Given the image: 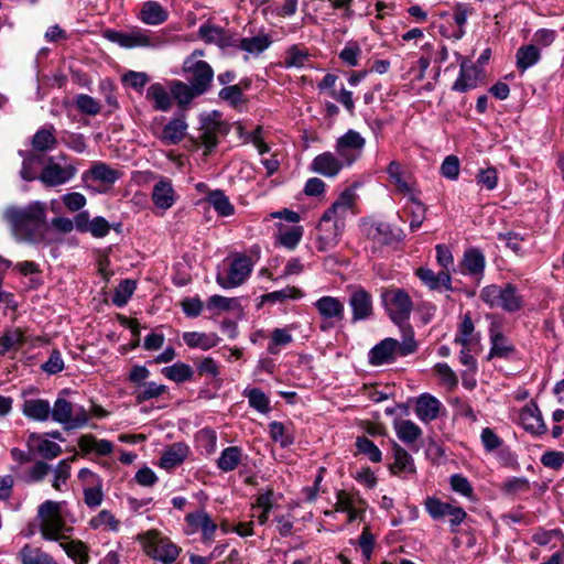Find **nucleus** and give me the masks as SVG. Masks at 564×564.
Returning a JSON list of instances; mask_svg holds the SVG:
<instances>
[{
	"mask_svg": "<svg viewBox=\"0 0 564 564\" xmlns=\"http://www.w3.org/2000/svg\"><path fill=\"white\" fill-rule=\"evenodd\" d=\"M355 202V193L345 189L336 202L322 215L317 225L316 249L326 252L334 249L340 241L345 229V219Z\"/></svg>",
	"mask_w": 564,
	"mask_h": 564,
	"instance_id": "1",
	"label": "nucleus"
},
{
	"mask_svg": "<svg viewBox=\"0 0 564 564\" xmlns=\"http://www.w3.org/2000/svg\"><path fill=\"white\" fill-rule=\"evenodd\" d=\"M46 203L34 200L29 205L9 206L3 210V219L11 226L13 232L22 239L36 242L42 238L41 229L46 224Z\"/></svg>",
	"mask_w": 564,
	"mask_h": 564,
	"instance_id": "2",
	"label": "nucleus"
},
{
	"mask_svg": "<svg viewBox=\"0 0 564 564\" xmlns=\"http://www.w3.org/2000/svg\"><path fill=\"white\" fill-rule=\"evenodd\" d=\"M417 343L414 339L412 326H403L401 341L388 337L373 346L369 351V362L372 366H381L393 362L398 356L405 357L415 352Z\"/></svg>",
	"mask_w": 564,
	"mask_h": 564,
	"instance_id": "3",
	"label": "nucleus"
},
{
	"mask_svg": "<svg viewBox=\"0 0 564 564\" xmlns=\"http://www.w3.org/2000/svg\"><path fill=\"white\" fill-rule=\"evenodd\" d=\"M137 541L141 543L148 556L163 564L174 563L181 552V547L156 530L138 534Z\"/></svg>",
	"mask_w": 564,
	"mask_h": 564,
	"instance_id": "4",
	"label": "nucleus"
},
{
	"mask_svg": "<svg viewBox=\"0 0 564 564\" xmlns=\"http://www.w3.org/2000/svg\"><path fill=\"white\" fill-rule=\"evenodd\" d=\"M479 296L488 306L500 307L508 313L518 312L524 305L522 295L512 283L487 285L481 289Z\"/></svg>",
	"mask_w": 564,
	"mask_h": 564,
	"instance_id": "5",
	"label": "nucleus"
},
{
	"mask_svg": "<svg viewBox=\"0 0 564 564\" xmlns=\"http://www.w3.org/2000/svg\"><path fill=\"white\" fill-rule=\"evenodd\" d=\"M40 519V532L43 539L59 541L64 538L63 532L68 529L62 516V502L46 500L37 509Z\"/></svg>",
	"mask_w": 564,
	"mask_h": 564,
	"instance_id": "6",
	"label": "nucleus"
},
{
	"mask_svg": "<svg viewBox=\"0 0 564 564\" xmlns=\"http://www.w3.org/2000/svg\"><path fill=\"white\" fill-rule=\"evenodd\" d=\"M382 304L393 323L403 326H411L409 318L413 310V302L406 291L399 288L386 290L381 294Z\"/></svg>",
	"mask_w": 564,
	"mask_h": 564,
	"instance_id": "7",
	"label": "nucleus"
},
{
	"mask_svg": "<svg viewBox=\"0 0 564 564\" xmlns=\"http://www.w3.org/2000/svg\"><path fill=\"white\" fill-rule=\"evenodd\" d=\"M362 230L366 238L371 242L372 252H377L383 246H391L402 240V230L393 228L390 224L381 220H365Z\"/></svg>",
	"mask_w": 564,
	"mask_h": 564,
	"instance_id": "8",
	"label": "nucleus"
},
{
	"mask_svg": "<svg viewBox=\"0 0 564 564\" xmlns=\"http://www.w3.org/2000/svg\"><path fill=\"white\" fill-rule=\"evenodd\" d=\"M74 413V405L64 398L58 397L53 406H51L52 420L63 424L65 430H74L84 427L88 423V413L85 408L79 406Z\"/></svg>",
	"mask_w": 564,
	"mask_h": 564,
	"instance_id": "9",
	"label": "nucleus"
},
{
	"mask_svg": "<svg viewBox=\"0 0 564 564\" xmlns=\"http://www.w3.org/2000/svg\"><path fill=\"white\" fill-rule=\"evenodd\" d=\"M313 305L322 318L319 328L323 332L329 330L335 326L337 322L344 319V303L335 296H322L317 301H315Z\"/></svg>",
	"mask_w": 564,
	"mask_h": 564,
	"instance_id": "10",
	"label": "nucleus"
},
{
	"mask_svg": "<svg viewBox=\"0 0 564 564\" xmlns=\"http://www.w3.org/2000/svg\"><path fill=\"white\" fill-rule=\"evenodd\" d=\"M105 37L110 42L117 43L122 47L131 48L135 46H156L160 43L158 36H152L149 31L133 29L130 32H119L107 30Z\"/></svg>",
	"mask_w": 564,
	"mask_h": 564,
	"instance_id": "11",
	"label": "nucleus"
},
{
	"mask_svg": "<svg viewBox=\"0 0 564 564\" xmlns=\"http://www.w3.org/2000/svg\"><path fill=\"white\" fill-rule=\"evenodd\" d=\"M184 70L188 74V84L196 89V94L204 95L212 85L214 70L205 61H186Z\"/></svg>",
	"mask_w": 564,
	"mask_h": 564,
	"instance_id": "12",
	"label": "nucleus"
},
{
	"mask_svg": "<svg viewBox=\"0 0 564 564\" xmlns=\"http://www.w3.org/2000/svg\"><path fill=\"white\" fill-rule=\"evenodd\" d=\"M77 170L72 164L61 165L53 156L47 158L46 164L43 166L39 180L48 187L63 185L70 181Z\"/></svg>",
	"mask_w": 564,
	"mask_h": 564,
	"instance_id": "13",
	"label": "nucleus"
},
{
	"mask_svg": "<svg viewBox=\"0 0 564 564\" xmlns=\"http://www.w3.org/2000/svg\"><path fill=\"white\" fill-rule=\"evenodd\" d=\"M252 271V263L249 257L240 256L235 258L228 269L227 276L220 273L216 276V282L224 289H231L242 284Z\"/></svg>",
	"mask_w": 564,
	"mask_h": 564,
	"instance_id": "14",
	"label": "nucleus"
},
{
	"mask_svg": "<svg viewBox=\"0 0 564 564\" xmlns=\"http://www.w3.org/2000/svg\"><path fill=\"white\" fill-rule=\"evenodd\" d=\"M348 304L352 312V323L369 319L373 315L372 296L364 288H355L350 292Z\"/></svg>",
	"mask_w": 564,
	"mask_h": 564,
	"instance_id": "15",
	"label": "nucleus"
},
{
	"mask_svg": "<svg viewBox=\"0 0 564 564\" xmlns=\"http://www.w3.org/2000/svg\"><path fill=\"white\" fill-rule=\"evenodd\" d=\"M484 78V70L473 64L468 58H463L460 62V72L458 78L453 85V90L465 93L476 88Z\"/></svg>",
	"mask_w": 564,
	"mask_h": 564,
	"instance_id": "16",
	"label": "nucleus"
},
{
	"mask_svg": "<svg viewBox=\"0 0 564 564\" xmlns=\"http://www.w3.org/2000/svg\"><path fill=\"white\" fill-rule=\"evenodd\" d=\"M203 141H217L224 138L230 130V126L223 119L218 111H212L202 117Z\"/></svg>",
	"mask_w": 564,
	"mask_h": 564,
	"instance_id": "17",
	"label": "nucleus"
},
{
	"mask_svg": "<svg viewBox=\"0 0 564 564\" xmlns=\"http://www.w3.org/2000/svg\"><path fill=\"white\" fill-rule=\"evenodd\" d=\"M519 420L523 429L533 434L541 435L546 432V425L543 421L539 406L531 402L525 404L520 411Z\"/></svg>",
	"mask_w": 564,
	"mask_h": 564,
	"instance_id": "18",
	"label": "nucleus"
},
{
	"mask_svg": "<svg viewBox=\"0 0 564 564\" xmlns=\"http://www.w3.org/2000/svg\"><path fill=\"white\" fill-rule=\"evenodd\" d=\"M185 520L191 528L202 532L204 542H212L214 540L217 524L208 513L205 511L192 512L186 516Z\"/></svg>",
	"mask_w": 564,
	"mask_h": 564,
	"instance_id": "19",
	"label": "nucleus"
},
{
	"mask_svg": "<svg viewBox=\"0 0 564 564\" xmlns=\"http://www.w3.org/2000/svg\"><path fill=\"white\" fill-rule=\"evenodd\" d=\"M387 173L397 191L403 195H413L410 172L399 162L392 161L387 167Z\"/></svg>",
	"mask_w": 564,
	"mask_h": 564,
	"instance_id": "20",
	"label": "nucleus"
},
{
	"mask_svg": "<svg viewBox=\"0 0 564 564\" xmlns=\"http://www.w3.org/2000/svg\"><path fill=\"white\" fill-rule=\"evenodd\" d=\"M442 403L435 397L423 393L416 400L415 414L424 423L437 419Z\"/></svg>",
	"mask_w": 564,
	"mask_h": 564,
	"instance_id": "21",
	"label": "nucleus"
},
{
	"mask_svg": "<svg viewBox=\"0 0 564 564\" xmlns=\"http://www.w3.org/2000/svg\"><path fill=\"white\" fill-rule=\"evenodd\" d=\"M198 33L206 43H214L220 47L237 45L236 36L219 26L205 24L199 28Z\"/></svg>",
	"mask_w": 564,
	"mask_h": 564,
	"instance_id": "22",
	"label": "nucleus"
},
{
	"mask_svg": "<svg viewBox=\"0 0 564 564\" xmlns=\"http://www.w3.org/2000/svg\"><path fill=\"white\" fill-rule=\"evenodd\" d=\"M417 278L431 290H452V280L449 271H440L435 273L430 268H419L416 270Z\"/></svg>",
	"mask_w": 564,
	"mask_h": 564,
	"instance_id": "23",
	"label": "nucleus"
},
{
	"mask_svg": "<svg viewBox=\"0 0 564 564\" xmlns=\"http://www.w3.org/2000/svg\"><path fill=\"white\" fill-rule=\"evenodd\" d=\"M152 200L158 208L163 210L173 206L175 203V192L171 181L162 178L153 186Z\"/></svg>",
	"mask_w": 564,
	"mask_h": 564,
	"instance_id": "24",
	"label": "nucleus"
},
{
	"mask_svg": "<svg viewBox=\"0 0 564 564\" xmlns=\"http://www.w3.org/2000/svg\"><path fill=\"white\" fill-rule=\"evenodd\" d=\"M22 413L33 421L45 422L51 416V404L44 399H29L23 402Z\"/></svg>",
	"mask_w": 564,
	"mask_h": 564,
	"instance_id": "25",
	"label": "nucleus"
},
{
	"mask_svg": "<svg viewBox=\"0 0 564 564\" xmlns=\"http://www.w3.org/2000/svg\"><path fill=\"white\" fill-rule=\"evenodd\" d=\"M312 169L324 176H335L341 170V162L330 152L317 155L312 163Z\"/></svg>",
	"mask_w": 564,
	"mask_h": 564,
	"instance_id": "26",
	"label": "nucleus"
},
{
	"mask_svg": "<svg viewBox=\"0 0 564 564\" xmlns=\"http://www.w3.org/2000/svg\"><path fill=\"white\" fill-rule=\"evenodd\" d=\"M490 358H508L510 355L514 352L513 345L495 326H491L490 328Z\"/></svg>",
	"mask_w": 564,
	"mask_h": 564,
	"instance_id": "27",
	"label": "nucleus"
},
{
	"mask_svg": "<svg viewBox=\"0 0 564 564\" xmlns=\"http://www.w3.org/2000/svg\"><path fill=\"white\" fill-rule=\"evenodd\" d=\"M188 455V446L184 443H174L160 458V466L165 469H172L181 465Z\"/></svg>",
	"mask_w": 564,
	"mask_h": 564,
	"instance_id": "28",
	"label": "nucleus"
},
{
	"mask_svg": "<svg viewBox=\"0 0 564 564\" xmlns=\"http://www.w3.org/2000/svg\"><path fill=\"white\" fill-rule=\"evenodd\" d=\"M167 11L156 1H147L142 4L140 19L149 25H159L167 20Z\"/></svg>",
	"mask_w": 564,
	"mask_h": 564,
	"instance_id": "29",
	"label": "nucleus"
},
{
	"mask_svg": "<svg viewBox=\"0 0 564 564\" xmlns=\"http://www.w3.org/2000/svg\"><path fill=\"white\" fill-rule=\"evenodd\" d=\"M183 340L191 348L208 350L217 346L220 338L215 333L206 334L198 332H186L183 334Z\"/></svg>",
	"mask_w": 564,
	"mask_h": 564,
	"instance_id": "30",
	"label": "nucleus"
},
{
	"mask_svg": "<svg viewBox=\"0 0 564 564\" xmlns=\"http://www.w3.org/2000/svg\"><path fill=\"white\" fill-rule=\"evenodd\" d=\"M147 99L153 104L155 110L167 111L172 107L171 96L160 83H154L148 88Z\"/></svg>",
	"mask_w": 564,
	"mask_h": 564,
	"instance_id": "31",
	"label": "nucleus"
},
{
	"mask_svg": "<svg viewBox=\"0 0 564 564\" xmlns=\"http://www.w3.org/2000/svg\"><path fill=\"white\" fill-rule=\"evenodd\" d=\"M394 463L390 466L392 474H414L415 466L411 455L399 444H393Z\"/></svg>",
	"mask_w": 564,
	"mask_h": 564,
	"instance_id": "32",
	"label": "nucleus"
},
{
	"mask_svg": "<svg viewBox=\"0 0 564 564\" xmlns=\"http://www.w3.org/2000/svg\"><path fill=\"white\" fill-rule=\"evenodd\" d=\"M486 265L484 253L476 248H471L465 251L462 267L465 272L471 275L482 274Z\"/></svg>",
	"mask_w": 564,
	"mask_h": 564,
	"instance_id": "33",
	"label": "nucleus"
},
{
	"mask_svg": "<svg viewBox=\"0 0 564 564\" xmlns=\"http://www.w3.org/2000/svg\"><path fill=\"white\" fill-rule=\"evenodd\" d=\"M170 90L172 97L183 109H185L195 97L200 96L199 94H196L197 90L194 89V87L181 80L171 82Z\"/></svg>",
	"mask_w": 564,
	"mask_h": 564,
	"instance_id": "34",
	"label": "nucleus"
},
{
	"mask_svg": "<svg viewBox=\"0 0 564 564\" xmlns=\"http://www.w3.org/2000/svg\"><path fill=\"white\" fill-rule=\"evenodd\" d=\"M516 58L517 68L523 73L540 61L541 52L535 44L522 45L518 48Z\"/></svg>",
	"mask_w": 564,
	"mask_h": 564,
	"instance_id": "35",
	"label": "nucleus"
},
{
	"mask_svg": "<svg viewBox=\"0 0 564 564\" xmlns=\"http://www.w3.org/2000/svg\"><path fill=\"white\" fill-rule=\"evenodd\" d=\"M19 556L22 564H58L48 553L29 544L20 550Z\"/></svg>",
	"mask_w": 564,
	"mask_h": 564,
	"instance_id": "36",
	"label": "nucleus"
},
{
	"mask_svg": "<svg viewBox=\"0 0 564 564\" xmlns=\"http://www.w3.org/2000/svg\"><path fill=\"white\" fill-rule=\"evenodd\" d=\"M242 451L238 446L225 448L217 459V467L225 473L232 471L241 463Z\"/></svg>",
	"mask_w": 564,
	"mask_h": 564,
	"instance_id": "37",
	"label": "nucleus"
},
{
	"mask_svg": "<svg viewBox=\"0 0 564 564\" xmlns=\"http://www.w3.org/2000/svg\"><path fill=\"white\" fill-rule=\"evenodd\" d=\"M236 41L237 45H234L235 47H239L250 54H260L271 44L270 37L265 34L243 39L236 36Z\"/></svg>",
	"mask_w": 564,
	"mask_h": 564,
	"instance_id": "38",
	"label": "nucleus"
},
{
	"mask_svg": "<svg viewBox=\"0 0 564 564\" xmlns=\"http://www.w3.org/2000/svg\"><path fill=\"white\" fill-rule=\"evenodd\" d=\"M397 436L406 444L414 443L422 436V430L411 420H401L394 424Z\"/></svg>",
	"mask_w": 564,
	"mask_h": 564,
	"instance_id": "39",
	"label": "nucleus"
},
{
	"mask_svg": "<svg viewBox=\"0 0 564 564\" xmlns=\"http://www.w3.org/2000/svg\"><path fill=\"white\" fill-rule=\"evenodd\" d=\"M187 123L183 118L169 121L162 131V141H182L186 137Z\"/></svg>",
	"mask_w": 564,
	"mask_h": 564,
	"instance_id": "40",
	"label": "nucleus"
},
{
	"mask_svg": "<svg viewBox=\"0 0 564 564\" xmlns=\"http://www.w3.org/2000/svg\"><path fill=\"white\" fill-rule=\"evenodd\" d=\"M88 173L94 180L107 185L115 184L120 177L119 171L111 169L107 164L100 162L94 164Z\"/></svg>",
	"mask_w": 564,
	"mask_h": 564,
	"instance_id": "41",
	"label": "nucleus"
},
{
	"mask_svg": "<svg viewBox=\"0 0 564 564\" xmlns=\"http://www.w3.org/2000/svg\"><path fill=\"white\" fill-rule=\"evenodd\" d=\"M364 144L365 143H337L336 155L341 162V167L344 165H350L360 156Z\"/></svg>",
	"mask_w": 564,
	"mask_h": 564,
	"instance_id": "42",
	"label": "nucleus"
},
{
	"mask_svg": "<svg viewBox=\"0 0 564 564\" xmlns=\"http://www.w3.org/2000/svg\"><path fill=\"white\" fill-rule=\"evenodd\" d=\"M207 200L219 216L228 217L235 212L232 204L229 202V198L223 191L217 189L210 192L208 194Z\"/></svg>",
	"mask_w": 564,
	"mask_h": 564,
	"instance_id": "43",
	"label": "nucleus"
},
{
	"mask_svg": "<svg viewBox=\"0 0 564 564\" xmlns=\"http://www.w3.org/2000/svg\"><path fill=\"white\" fill-rule=\"evenodd\" d=\"M61 547L76 564H87L89 556L87 546L82 541L61 542Z\"/></svg>",
	"mask_w": 564,
	"mask_h": 564,
	"instance_id": "44",
	"label": "nucleus"
},
{
	"mask_svg": "<svg viewBox=\"0 0 564 564\" xmlns=\"http://www.w3.org/2000/svg\"><path fill=\"white\" fill-rule=\"evenodd\" d=\"M162 373L172 381L185 382L192 379L194 371L189 365L184 362H176L172 366L163 368Z\"/></svg>",
	"mask_w": 564,
	"mask_h": 564,
	"instance_id": "45",
	"label": "nucleus"
},
{
	"mask_svg": "<svg viewBox=\"0 0 564 564\" xmlns=\"http://www.w3.org/2000/svg\"><path fill=\"white\" fill-rule=\"evenodd\" d=\"M259 154L261 155V163L267 170L268 175H272L275 173L281 164V160L283 159L282 154H279L278 152H274L271 154L270 158L264 156L267 153L271 151L268 143H254Z\"/></svg>",
	"mask_w": 564,
	"mask_h": 564,
	"instance_id": "46",
	"label": "nucleus"
},
{
	"mask_svg": "<svg viewBox=\"0 0 564 564\" xmlns=\"http://www.w3.org/2000/svg\"><path fill=\"white\" fill-rule=\"evenodd\" d=\"M24 344V335L21 329L6 332L0 337V355H6L12 349H19Z\"/></svg>",
	"mask_w": 564,
	"mask_h": 564,
	"instance_id": "47",
	"label": "nucleus"
},
{
	"mask_svg": "<svg viewBox=\"0 0 564 564\" xmlns=\"http://www.w3.org/2000/svg\"><path fill=\"white\" fill-rule=\"evenodd\" d=\"M475 326L469 313H466L460 324L458 325L457 335L455 337V343L462 345L463 347H468L473 343Z\"/></svg>",
	"mask_w": 564,
	"mask_h": 564,
	"instance_id": "48",
	"label": "nucleus"
},
{
	"mask_svg": "<svg viewBox=\"0 0 564 564\" xmlns=\"http://www.w3.org/2000/svg\"><path fill=\"white\" fill-rule=\"evenodd\" d=\"M232 128L236 131V135L239 139H245L246 141H263L264 138L268 137V132L263 130L261 126H256L252 128H248L242 122H236L232 124Z\"/></svg>",
	"mask_w": 564,
	"mask_h": 564,
	"instance_id": "49",
	"label": "nucleus"
},
{
	"mask_svg": "<svg viewBox=\"0 0 564 564\" xmlns=\"http://www.w3.org/2000/svg\"><path fill=\"white\" fill-rule=\"evenodd\" d=\"M410 206H406V212L411 216L410 228L412 231L419 229L425 218V206L413 195L409 196Z\"/></svg>",
	"mask_w": 564,
	"mask_h": 564,
	"instance_id": "50",
	"label": "nucleus"
},
{
	"mask_svg": "<svg viewBox=\"0 0 564 564\" xmlns=\"http://www.w3.org/2000/svg\"><path fill=\"white\" fill-rule=\"evenodd\" d=\"M356 447L359 454L369 458L372 463H380L382 460V453L378 446L366 436H358L356 438Z\"/></svg>",
	"mask_w": 564,
	"mask_h": 564,
	"instance_id": "51",
	"label": "nucleus"
},
{
	"mask_svg": "<svg viewBox=\"0 0 564 564\" xmlns=\"http://www.w3.org/2000/svg\"><path fill=\"white\" fill-rule=\"evenodd\" d=\"M91 529L107 528L109 531L117 532L120 528V521L109 510H101L96 517L89 521Z\"/></svg>",
	"mask_w": 564,
	"mask_h": 564,
	"instance_id": "52",
	"label": "nucleus"
},
{
	"mask_svg": "<svg viewBox=\"0 0 564 564\" xmlns=\"http://www.w3.org/2000/svg\"><path fill=\"white\" fill-rule=\"evenodd\" d=\"M336 499L337 501L335 505V510L340 512L351 510V508L356 506H365V501L358 494L349 492L346 490L337 491Z\"/></svg>",
	"mask_w": 564,
	"mask_h": 564,
	"instance_id": "53",
	"label": "nucleus"
},
{
	"mask_svg": "<svg viewBox=\"0 0 564 564\" xmlns=\"http://www.w3.org/2000/svg\"><path fill=\"white\" fill-rule=\"evenodd\" d=\"M166 391V386L158 384L155 382H143L135 391V400L138 403H142L150 399L160 397Z\"/></svg>",
	"mask_w": 564,
	"mask_h": 564,
	"instance_id": "54",
	"label": "nucleus"
},
{
	"mask_svg": "<svg viewBox=\"0 0 564 564\" xmlns=\"http://www.w3.org/2000/svg\"><path fill=\"white\" fill-rule=\"evenodd\" d=\"M453 508V505L443 502L435 497H429L425 500V509L434 520H440L447 517Z\"/></svg>",
	"mask_w": 564,
	"mask_h": 564,
	"instance_id": "55",
	"label": "nucleus"
},
{
	"mask_svg": "<svg viewBox=\"0 0 564 564\" xmlns=\"http://www.w3.org/2000/svg\"><path fill=\"white\" fill-rule=\"evenodd\" d=\"M135 288L137 284L133 280H122L115 291L112 303L119 307L126 305L128 300L132 296Z\"/></svg>",
	"mask_w": 564,
	"mask_h": 564,
	"instance_id": "56",
	"label": "nucleus"
},
{
	"mask_svg": "<svg viewBox=\"0 0 564 564\" xmlns=\"http://www.w3.org/2000/svg\"><path fill=\"white\" fill-rule=\"evenodd\" d=\"M245 395L248 398L251 408L256 409L261 413L270 411L269 398L258 388L245 390Z\"/></svg>",
	"mask_w": 564,
	"mask_h": 564,
	"instance_id": "57",
	"label": "nucleus"
},
{
	"mask_svg": "<svg viewBox=\"0 0 564 564\" xmlns=\"http://www.w3.org/2000/svg\"><path fill=\"white\" fill-rule=\"evenodd\" d=\"M292 341L291 334L283 328H275L272 332L271 340L268 345V351L271 355H276L279 352V346H285Z\"/></svg>",
	"mask_w": 564,
	"mask_h": 564,
	"instance_id": "58",
	"label": "nucleus"
},
{
	"mask_svg": "<svg viewBox=\"0 0 564 564\" xmlns=\"http://www.w3.org/2000/svg\"><path fill=\"white\" fill-rule=\"evenodd\" d=\"M375 543H376L375 535L370 532L369 527H365L361 534L359 535L358 544L361 549L362 556H364L366 563H368L371 558Z\"/></svg>",
	"mask_w": 564,
	"mask_h": 564,
	"instance_id": "59",
	"label": "nucleus"
},
{
	"mask_svg": "<svg viewBox=\"0 0 564 564\" xmlns=\"http://www.w3.org/2000/svg\"><path fill=\"white\" fill-rule=\"evenodd\" d=\"M76 107L83 113L95 116L100 111L99 102L89 95L82 94L76 97Z\"/></svg>",
	"mask_w": 564,
	"mask_h": 564,
	"instance_id": "60",
	"label": "nucleus"
},
{
	"mask_svg": "<svg viewBox=\"0 0 564 564\" xmlns=\"http://www.w3.org/2000/svg\"><path fill=\"white\" fill-rule=\"evenodd\" d=\"M270 436L274 442H279L282 447L293 443V437L285 433V427L281 422L273 421L269 424Z\"/></svg>",
	"mask_w": 564,
	"mask_h": 564,
	"instance_id": "61",
	"label": "nucleus"
},
{
	"mask_svg": "<svg viewBox=\"0 0 564 564\" xmlns=\"http://www.w3.org/2000/svg\"><path fill=\"white\" fill-rule=\"evenodd\" d=\"M303 296V293L301 290H299L295 286H286L282 290L274 291L271 293H268L263 296L264 301L270 302H282L286 299H300Z\"/></svg>",
	"mask_w": 564,
	"mask_h": 564,
	"instance_id": "62",
	"label": "nucleus"
},
{
	"mask_svg": "<svg viewBox=\"0 0 564 564\" xmlns=\"http://www.w3.org/2000/svg\"><path fill=\"white\" fill-rule=\"evenodd\" d=\"M33 150L24 156L23 160L31 161L30 164L35 165H45L47 162V158L45 156V151L51 149L52 143H33Z\"/></svg>",
	"mask_w": 564,
	"mask_h": 564,
	"instance_id": "63",
	"label": "nucleus"
},
{
	"mask_svg": "<svg viewBox=\"0 0 564 564\" xmlns=\"http://www.w3.org/2000/svg\"><path fill=\"white\" fill-rule=\"evenodd\" d=\"M441 174L448 180H457L459 175V160L456 155H447L442 165Z\"/></svg>",
	"mask_w": 564,
	"mask_h": 564,
	"instance_id": "64",
	"label": "nucleus"
}]
</instances>
